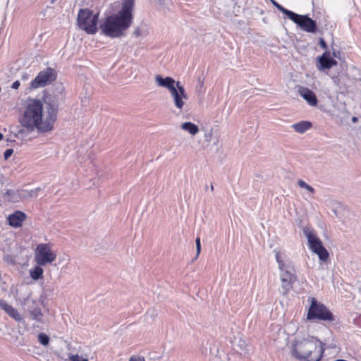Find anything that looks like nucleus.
Listing matches in <instances>:
<instances>
[{
    "label": "nucleus",
    "instance_id": "1",
    "mask_svg": "<svg viewBox=\"0 0 361 361\" xmlns=\"http://www.w3.org/2000/svg\"><path fill=\"white\" fill-rule=\"evenodd\" d=\"M60 97L59 95H47L44 98L46 111L44 105L39 99H29L27 102L24 113L20 120L22 129L20 133H40L51 131L57 118Z\"/></svg>",
    "mask_w": 361,
    "mask_h": 361
},
{
    "label": "nucleus",
    "instance_id": "2",
    "mask_svg": "<svg viewBox=\"0 0 361 361\" xmlns=\"http://www.w3.org/2000/svg\"><path fill=\"white\" fill-rule=\"evenodd\" d=\"M133 7L134 0L123 1L121 11L106 17L104 22L101 24L102 32L111 38L122 36L123 32L132 24Z\"/></svg>",
    "mask_w": 361,
    "mask_h": 361
},
{
    "label": "nucleus",
    "instance_id": "3",
    "mask_svg": "<svg viewBox=\"0 0 361 361\" xmlns=\"http://www.w3.org/2000/svg\"><path fill=\"white\" fill-rule=\"evenodd\" d=\"M324 344L317 337H297L292 345V355L299 360L320 361Z\"/></svg>",
    "mask_w": 361,
    "mask_h": 361
},
{
    "label": "nucleus",
    "instance_id": "4",
    "mask_svg": "<svg viewBox=\"0 0 361 361\" xmlns=\"http://www.w3.org/2000/svg\"><path fill=\"white\" fill-rule=\"evenodd\" d=\"M276 260L280 270V279L283 293H286L291 288L292 284L297 280L295 270L292 262L279 250H274Z\"/></svg>",
    "mask_w": 361,
    "mask_h": 361
},
{
    "label": "nucleus",
    "instance_id": "5",
    "mask_svg": "<svg viewBox=\"0 0 361 361\" xmlns=\"http://www.w3.org/2000/svg\"><path fill=\"white\" fill-rule=\"evenodd\" d=\"M303 233L307 238L310 249L318 255L321 261L326 262L329 257V252L320 239L316 235L314 231L305 226L303 228Z\"/></svg>",
    "mask_w": 361,
    "mask_h": 361
},
{
    "label": "nucleus",
    "instance_id": "6",
    "mask_svg": "<svg viewBox=\"0 0 361 361\" xmlns=\"http://www.w3.org/2000/svg\"><path fill=\"white\" fill-rule=\"evenodd\" d=\"M56 252L52 250L50 243L38 244L34 252V261L39 266L51 264L56 260Z\"/></svg>",
    "mask_w": 361,
    "mask_h": 361
},
{
    "label": "nucleus",
    "instance_id": "7",
    "mask_svg": "<svg viewBox=\"0 0 361 361\" xmlns=\"http://www.w3.org/2000/svg\"><path fill=\"white\" fill-rule=\"evenodd\" d=\"M98 14H94L89 9H80L78 14V25L87 34H94L97 30Z\"/></svg>",
    "mask_w": 361,
    "mask_h": 361
},
{
    "label": "nucleus",
    "instance_id": "8",
    "mask_svg": "<svg viewBox=\"0 0 361 361\" xmlns=\"http://www.w3.org/2000/svg\"><path fill=\"white\" fill-rule=\"evenodd\" d=\"M307 318L309 320L318 319L329 322L334 320V317L329 310L323 304L318 302L314 298L312 299Z\"/></svg>",
    "mask_w": 361,
    "mask_h": 361
},
{
    "label": "nucleus",
    "instance_id": "9",
    "mask_svg": "<svg viewBox=\"0 0 361 361\" xmlns=\"http://www.w3.org/2000/svg\"><path fill=\"white\" fill-rule=\"evenodd\" d=\"M57 73L54 69L48 67L41 71L30 83V90L44 87L56 79Z\"/></svg>",
    "mask_w": 361,
    "mask_h": 361
},
{
    "label": "nucleus",
    "instance_id": "10",
    "mask_svg": "<svg viewBox=\"0 0 361 361\" xmlns=\"http://www.w3.org/2000/svg\"><path fill=\"white\" fill-rule=\"evenodd\" d=\"M290 20L307 32L314 33L317 30L316 21L310 18L307 15H299L293 13Z\"/></svg>",
    "mask_w": 361,
    "mask_h": 361
},
{
    "label": "nucleus",
    "instance_id": "11",
    "mask_svg": "<svg viewBox=\"0 0 361 361\" xmlns=\"http://www.w3.org/2000/svg\"><path fill=\"white\" fill-rule=\"evenodd\" d=\"M170 94L175 106L178 109L182 110L185 105V100L188 99V95L180 82L177 81L176 87L171 91Z\"/></svg>",
    "mask_w": 361,
    "mask_h": 361
},
{
    "label": "nucleus",
    "instance_id": "12",
    "mask_svg": "<svg viewBox=\"0 0 361 361\" xmlns=\"http://www.w3.org/2000/svg\"><path fill=\"white\" fill-rule=\"evenodd\" d=\"M24 304L27 306V311L32 317V319L37 322H41L43 314L42 312L39 302L27 297L25 300Z\"/></svg>",
    "mask_w": 361,
    "mask_h": 361
},
{
    "label": "nucleus",
    "instance_id": "13",
    "mask_svg": "<svg viewBox=\"0 0 361 361\" xmlns=\"http://www.w3.org/2000/svg\"><path fill=\"white\" fill-rule=\"evenodd\" d=\"M318 63L317 68L319 71H324L325 69H330L332 66H336L337 61L330 56V52L326 51L322 55L317 58Z\"/></svg>",
    "mask_w": 361,
    "mask_h": 361
},
{
    "label": "nucleus",
    "instance_id": "14",
    "mask_svg": "<svg viewBox=\"0 0 361 361\" xmlns=\"http://www.w3.org/2000/svg\"><path fill=\"white\" fill-rule=\"evenodd\" d=\"M299 94L312 106L317 105L318 100L313 91L307 87L300 86L298 89Z\"/></svg>",
    "mask_w": 361,
    "mask_h": 361
},
{
    "label": "nucleus",
    "instance_id": "15",
    "mask_svg": "<svg viewBox=\"0 0 361 361\" xmlns=\"http://www.w3.org/2000/svg\"><path fill=\"white\" fill-rule=\"evenodd\" d=\"M26 219V214L21 211H16L13 214L8 215L7 221L8 224L13 228H19L22 226L23 222Z\"/></svg>",
    "mask_w": 361,
    "mask_h": 361
},
{
    "label": "nucleus",
    "instance_id": "16",
    "mask_svg": "<svg viewBox=\"0 0 361 361\" xmlns=\"http://www.w3.org/2000/svg\"><path fill=\"white\" fill-rule=\"evenodd\" d=\"M154 80L159 86L168 89L169 92L176 87L177 81L171 77L163 78L160 75H157Z\"/></svg>",
    "mask_w": 361,
    "mask_h": 361
},
{
    "label": "nucleus",
    "instance_id": "17",
    "mask_svg": "<svg viewBox=\"0 0 361 361\" xmlns=\"http://www.w3.org/2000/svg\"><path fill=\"white\" fill-rule=\"evenodd\" d=\"M2 196L8 202H18L22 199L21 190L6 189Z\"/></svg>",
    "mask_w": 361,
    "mask_h": 361
},
{
    "label": "nucleus",
    "instance_id": "18",
    "mask_svg": "<svg viewBox=\"0 0 361 361\" xmlns=\"http://www.w3.org/2000/svg\"><path fill=\"white\" fill-rule=\"evenodd\" d=\"M1 308L15 321L18 322L23 321V317H21L20 314L12 305H10L7 303L3 304L1 302Z\"/></svg>",
    "mask_w": 361,
    "mask_h": 361
},
{
    "label": "nucleus",
    "instance_id": "19",
    "mask_svg": "<svg viewBox=\"0 0 361 361\" xmlns=\"http://www.w3.org/2000/svg\"><path fill=\"white\" fill-rule=\"evenodd\" d=\"M312 123L307 121H302L292 125L294 130L298 133H304L312 128Z\"/></svg>",
    "mask_w": 361,
    "mask_h": 361
},
{
    "label": "nucleus",
    "instance_id": "20",
    "mask_svg": "<svg viewBox=\"0 0 361 361\" xmlns=\"http://www.w3.org/2000/svg\"><path fill=\"white\" fill-rule=\"evenodd\" d=\"M180 127L183 130L188 132L192 135H196L200 130L199 127L191 122L183 123Z\"/></svg>",
    "mask_w": 361,
    "mask_h": 361
},
{
    "label": "nucleus",
    "instance_id": "21",
    "mask_svg": "<svg viewBox=\"0 0 361 361\" xmlns=\"http://www.w3.org/2000/svg\"><path fill=\"white\" fill-rule=\"evenodd\" d=\"M42 267L37 264L30 270V276L34 281H37L43 277L44 270Z\"/></svg>",
    "mask_w": 361,
    "mask_h": 361
},
{
    "label": "nucleus",
    "instance_id": "22",
    "mask_svg": "<svg viewBox=\"0 0 361 361\" xmlns=\"http://www.w3.org/2000/svg\"><path fill=\"white\" fill-rule=\"evenodd\" d=\"M40 190L39 188L31 190H21L22 199H27L30 197H36L38 195V192Z\"/></svg>",
    "mask_w": 361,
    "mask_h": 361
},
{
    "label": "nucleus",
    "instance_id": "23",
    "mask_svg": "<svg viewBox=\"0 0 361 361\" xmlns=\"http://www.w3.org/2000/svg\"><path fill=\"white\" fill-rule=\"evenodd\" d=\"M298 185L300 188H305L307 190L309 197H311L312 195H313L315 192L314 189L311 185H308L306 182H305L303 180H298Z\"/></svg>",
    "mask_w": 361,
    "mask_h": 361
},
{
    "label": "nucleus",
    "instance_id": "24",
    "mask_svg": "<svg viewBox=\"0 0 361 361\" xmlns=\"http://www.w3.org/2000/svg\"><path fill=\"white\" fill-rule=\"evenodd\" d=\"M271 2L281 12H282L283 13L286 15L289 19L293 16V13L294 12L283 8L281 5L279 4L277 2H276L274 0H271Z\"/></svg>",
    "mask_w": 361,
    "mask_h": 361
},
{
    "label": "nucleus",
    "instance_id": "25",
    "mask_svg": "<svg viewBox=\"0 0 361 361\" xmlns=\"http://www.w3.org/2000/svg\"><path fill=\"white\" fill-rule=\"evenodd\" d=\"M38 341L43 345H47L49 343V338L47 335L40 333L38 335Z\"/></svg>",
    "mask_w": 361,
    "mask_h": 361
},
{
    "label": "nucleus",
    "instance_id": "26",
    "mask_svg": "<svg viewBox=\"0 0 361 361\" xmlns=\"http://www.w3.org/2000/svg\"><path fill=\"white\" fill-rule=\"evenodd\" d=\"M70 359L71 361H88L87 359L84 358L78 355H71Z\"/></svg>",
    "mask_w": 361,
    "mask_h": 361
},
{
    "label": "nucleus",
    "instance_id": "27",
    "mask_svg": "<svg viewBox=\"0 0 361 361\" xmlns=\"http://www.w3.org/2000/svg\"><path fill=\"white\" fill-rule=\"evenodd\" d=\"M13 153V149H8L4 153V157L5 159H8Z\"/></svg>",
    "mask_w": 361,
    "mask_h": 361
},
{
    "label": "nucleus",
    "instance_id": "28",
    "mask_svg": "<svg viewBox=\"0 0 361 361\" xmlns=\"http://www.w3.org/2000/svg\"><path fill=\"white\" fill-rule=\"evenodd\" d=\"M331 79L335 85L341 87V80L338 76H333Z\"/></svg>",
    "mask_w": 361,
    "mask_h": 361
},
{
    "label": "nucleus",
    "instance_id": "29",
    "mask_svg": "<svg viewBox=\"0 0 361 361\" xmlns=\"http://www.w3.org/2000/svg\"><path fill=\"white\" fill-rule=\"evenodd\" d=\"M319 44L323 49H327V44L323 38H319Z\"/></svg>",
    "mask_w": 361,
    "mask_h": 361
},
{
    "label": "nucleus",
    "instance_id": "30",
    "mask_svg": "<svg viewBox=\"0 0 361 361\" xmlns=\"http://www.w3.org/2000/svg\"><path fill=\"white\" fill-rule=\"evenodd\" d=\"M129 361H145L143 357H131Z\"/></svg>",
    "mask_w": 361,
    "mask_h": 361
},
{
    "label": "nucleus",
    "instance_id": "31",
    "mask_svg": "<svg viewBox=\"0 0 361 361\" xmlns=\"http://www.w3.org/2000/svg\"><path fill=\"white\" fill-rule=\"evenodd\" d=\"M20 85V82H19L18 80H16V81L12 84L11 87H12L13 89H16H16H18V88L19 87Z\"/></svg>",
    "mask_w": 361,
    "mask_h": 361
},
{
    "label": "nucleus",
    "instance_id": "32",
    "mask_svg": "<svg viewBox=\"0 0 361 361\" xmlns=\"http://www.w3.org/2000/svg\"><path fill=\"white\" fill-rule=\"evenodd\" d=\"M200 251H201V244L196 245V252H197L196 257H197L200 255Z\"/></svg>",
    "mask_w": 361,
    "mask_h": 361
},
{
    "label": "nucleus",
    "instance_id": "33",
    "mask_svg": "<svg viewBox=\"0 0 361 361\" xmlns=\"http://www.w3.org/2000/svg\"><path fill=\"white\" fill-rule=\"evenodd\" d=\"M4 259H5V260H6L8 263H11V264L14 263V262H13V259H12L11 257H9L8 256L5 257H4Z\"/></svg>",
    "mask_w": 361,
    "mask_h": 361
},
{
    "label": "nucleus",
    "instance_id": "34",
    "mask_svg": "<svg viewBox=\"0 0 361 361\" xmlns=\"http://www.w3.org/2000/svg\"><path fill=\"white\" fill-rule=\"evenodd\" d=\"M134 35L136 36V37H138L140 35V30L138 29H137L136 30L134 31Z\"/></svg>",
    "mask_w": 361,
    "mask_h": 361
},
{
    "label": "nucleus",
    "instance_id": "35",
    "mask_svg": "<svg viewBox=\"0 0 361 361\" xmlns=\"http://www.w3.org/2000/svg\"><path fill=\"white\" fill-rule=\"evenodd\" d=\"M338 54H339V52H338V51H336V50H334V49L333 50V56H334V57H337Z\"/></svg>",
    "mask_w": 361,
    "mask_h": 361
},
{
    "label": "nucleus",
    "instance_id": "36",
    "mask_svg": "<svg viewBox=\"0 0 361 361\" xmlns=\"http://www.w3.org/2000/svg\"><path fill=\"white\" fill-rule=\"evenodd\" d=\"M195 244H196V245L201 244V243H200V237H197V238L195 239Z\"/></svg>",
    "mask_w": 361,
    "mask_h": 361
},
{
    "label": "nucleus",
    "instance_id": "37",
    "mask_svg": "<svg viewBox=\"0 0 361 361\" xmlns=\"http://www.w3.org/2000/svg\"><path fill=\"white\" fill-rule=\"evenodd\" d=\"M50 1H51V4H54V3H55L56 0H50Z\"/></svg>",
    "mask_w": 361,
    "mask_h": 361
},
{
    "label": "nucleus",
    "instance_id": "38",
    "mask_svg": "<svg viewBox=\"0 0 361 361\" xmlns=\"http://www.w3.org/2000/svg\"><path fill=\"white\" fill-rule=\"evenodd\" d=\"M356 120H357V118H356V117H353V121H355Z\"/></svg>",
    "mask_w": 361,
    "mask_h": 361
},
{
    "label": "nucleus",
    "instance_id": "39",
    "mask_svg": "<svg viewBox=\"0 0 361 361\" xmlns=\"http://www.w3.org/2000/svg\"><path fill=\"white\" fill-rule=\"evenodd\" d=\"M210 189H211L212 190H214V187H213V185H211Z\"/></svg>",
    "mask_w": 361,
    "mask_h": 361
},
{
    "label": "nucleus",
    "instance_id": "40",
    "mask_svg": "<svg viewBox=\"0 0 361 361\" xmlns=\"http://www.w3.org/2000/svg\"><path fill=\"white\" fill-rule=\"evenodd\" d=\"M335 361H346V360H336Z\"/></svg>",
    "mask_w": 361,
    "mask_h": 361
},
{
    "label": "nucleus",
    "instance_id": "41",
    "mask_svg": "<svg viewBox=\"0 0 361 361\" xmlns=\"http://www.w3.org/2000/svg\"><path fill=\"white\" fill-rule=\"evenodd\" d=\"M1 140H2L3 137H4L3 134H1Z\"/></svg>",
    "mask_w": 361,
    "mask_h": 361
}]
</instances>
